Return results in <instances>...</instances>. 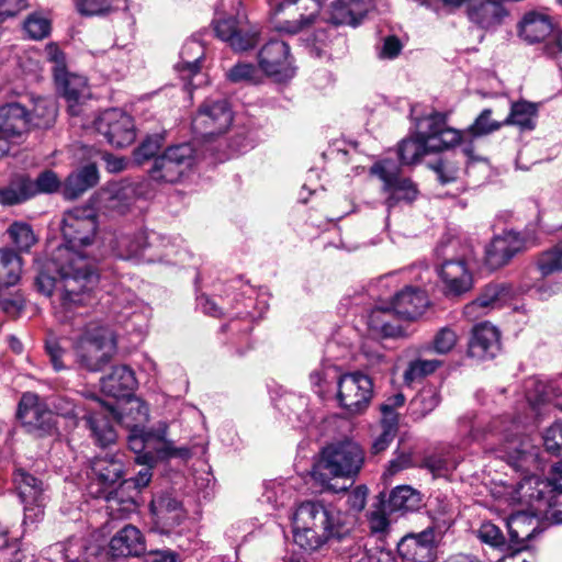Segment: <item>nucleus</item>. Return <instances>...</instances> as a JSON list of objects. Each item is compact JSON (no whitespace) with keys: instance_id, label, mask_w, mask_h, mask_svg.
<instances>
[{"instance_id":"obj_1","label":"nucleus","mask_w":562,"mask_h":562,"mask_svg":"<svg viewBox=\"0 0 562 562\" xmlns=\"http://www.w3.org/2000/svg\"><path fill=\"white\" fill-rule=\"evenodd\" d=\"M98 220L91 206H77L63 215L64 245L58 247L35 278L38 292L54 296V305L61 319L85 305L98 281L93 269L91 248L97 240Z\"/></svg>"},{"instance_id":"obj_2","label":"nucleus","mask_w":562,"mask_h":562,"mask_svg":"<svg viewBox=\"0 0 562 562\" xmlns=\"http://www.w3.org/2000/svg\"><path fill=\"white\" fill-rule=\"evenodd\" d=\"M527 386V408L529 414L524 418L520 416L508 420L507 417H498L491 422L487 430L481 434L473 429L471 435L473 439L496 438L498 440V451L508 464L521 472H528L538 467V451L530 440L524 436L529 425L536 422L542 411L551 406L550 387L539 381H529Z\"/></svg>"},{"instance_id":"obj_3","label":"nucleus","mask_w":562,"mask_h":562,"mask_svg":"<svg viewBox=\"0 0 562 562\" xmlns=\"http://www.w3.org/2000/svg\"><path fill=\"white\" fill-rule=\"evenodd\" d=\"M350 531L345 515L322 502H304L293 515L294 541L307 551H316L333 540L348 544Z\"/></svg>"},{"instance_id":"obj_4","label":"nucleus","mask_w":562,"mask_h":562,"mask_svg":"<svg viewBox=\"0 0 562 562\" xmlns=\"http://www.w3.org/2000/svg\"><path fill=\"white\" fill-rule=\"evenodd\" d=\"M364 450L351 440L345 439L327 445L314 462L311 475L322 490L333 492L346 491L347 486H338L334 479L353 480L364 463Z\"/></svg>"},{"instance_id":"obj_5","label":"nucleus","mask_w":562,"mask_h":562,"mask_svg":"<svg viewBox=\"0 0 562 562\" xmlns=\"http://www.w3.org/2000/svg\"><path fill=\"white\" fill-rule=\"evenodd\" d=\"M114 331L100 323H90L74 338L72 351L77 366L89 372H99L116 353Z\"/></svg>"},{"instance_id":"obj_6","label":"nucleus","mask_w":562,"mask_h":562,"mask_svg":"<svg viewBox=\"0 0 562 562\" xmlns=\"http://www.w3.org/2000/svg\"><path fill=\"white\" fill-rule=\"evenodd\" d=\"M48 406L54 415L66 418L74 427L83 419L100 446L106 447L115 441L116 432L110 420L102 413L94 411V406H102L98 397L91 396L87 398V403H80L68 395H56L50 398Z\"/></svg>"},{"instance_id":"obj_7","label":"nucleus","mask_w":562,"mask_h":562,"mask_svg":"<svg viewBox=\"0 0 562 562\" xmlns=\"http://www.w3.org/2000/svg\"><path fill=\"white\" fill-rule=\"evenodd\" d=\"M429 304L425 291L419 288L406 286L397 292L385 307H378L371 315V324L386 337L398 336L402 330L386 318L394 313L401 318L411 321L420 316Z\"/></svg>"},{"instance_id":"obj_8","label":"nucleus","mask_w":562,"mask_h":562,"mask_svg":"<svg viewBox=\"0 0 562 562\" xmlns=\"http://www.w3.org/2000/svg\"><path fill=\"white\" fill-rule=\"evenodd\" d=\"M127 446L137 456L154 450L158 458H182L188 459L191 457V451L187 447L177 448L172 440L167 439L168 424L166 422L157 423L149 430L145 428L127 429Z\"/></svg>"},{"instance_id":"obj_9","label":"nucleus","mask_w":562,"mask_h":562,"mask_svg":"<svg viewBox=\"0 0 562 562\" xmlns=\"http://www.w3.org/2000/svg\"><path fill=\"white\" fill-rule=\"evenodd\" d=\"M371 175L376 176L382 182V191L386 195L385 205L391 210L402 202L412 203L417 196L416 186L408 179L401 176L400 167L391 159H383L375 162Z\"/></svg>"},{"instance_id":"obj_10","label":"nucleus","mask_w":562,"mask_h":562,"mask_svg":"<svg viewBox=\"0 0 562 562\" xmlns=\"http://www.w3.org/2000/svg\"><path fill=\"white\" fill-rule=\"evenodd\" d=\"M337 389L339 406L351 415L366 412L373 397V381L360 371L340 375Z\"/></svg>"},{"instance_id":"obj_11","label":"nucleus","mask_w":562,"mask_h":562,"mask_svg":"<svg viewBox=\"0 0 562 562\" xmlns=\"http://www.w3.org/2000/svg\"><path fill=\"white\" fill-rule=\"evenodd\" d=\"M194 164V149L183 143L168 147L158 156L149 171L157 182L175 183L179 181Z\"/></svg>"},{"instance_id":"obj_12","label":"nucleus","mask_w":562,"mask_h":562,"mask_svg":"<svg viewBox=\"0 0 562 562\" xmlns=\"http://www.w3.org/2000/svg\"><path fill=\"white\" fill-rule=\"evenodd\" d=\"M147 189L148 183L145 181L110 182L97 193V204L101 210L124 214L138 199L145 196Z\"/></svg>"},{"instance_id":"obj_13","label":"nucleus","mask_w":562,"mask_h":562,"mask_svg":"<svg viewBox=\"0 0 562 562\" xmlns=\"http://www.w3.org/2000/svg\"><path fill=\"white\" fill-rule=\"evenodd\" d=\"M416 134L435 153L454 147L463 139L459 130L448 126L447 114L440 112H432L418 119L416 121Z\"/></svg>"},{"instance_id":"obj_14","label":"nucleus","mask_w":562,"mask_h":562,"mask_svg":"<svg viewBox=\"0 0 562 562\" xmlns=\"http://www.w3.org/2000/svg\"><path fill=\"white\" fill-rule=\"evenodd\" d=\"M170 244L169 239L156 232L135 231L115 232L109 239L111 252L120 259H131L143 254L147 248L162 249Z\"/></svg>"},{"instance_id":"obj_15","label":"nucleus","mask_w":562,"mask_h":562,"mask_svg":"<svg viewBox=\"0 0 562 562\" xmlns=\"http://www.w3.org/2000/svg\"><path fill=\"white\" fill-rule=\"evenodd\" d=\"M443 530L432 524L420 532L407 533L397 544V552L406 562H434Z\"/></svg>"},{"instance_id":"obj_16","label":"nucleus","mask_w":562,"mask_h":562,"mask_svg":"<svg viewBox=\"0 0 562 562\" xmlns=\"http://www.w3.org/2000/svg\"><path fill=\"white\" fill-rule=\"evenodd\" d=\"M95 128L115 148L128 147L136 139L134 119L119 109L104 111L95 121Z\"/></svg>"},{"instance_id":"obj_17","label":"nucleus","mask_w":562,"mask_h":562,"mask_svg":"<svg viewBox=\"0 0 562 562\" xmlns=\"http://www.w3.org/2000/svg\"><path fill=\"white\" fill-rule=\"evenodd\" d=\"M16 416L29 432L37 436L50 435L56 428L53 411L33 393L22 395Z\"/></svg>"},{"instance_id":"obj_18","label":"nucleus","mask_w":562,"mask_h":562,"mask_svg":"<svg viewBox=\"0 0 562 562\" xmlns=\"http://www.w3.org/2000/svg\"><path fill=\"white\" fill-rule=\"evenodd\" d=\"M19 498L24 505V520L34 522L43 516L45 485L42 480L22 468L15 469L12 476Z\"/></svg>"},{"instance_id":"obj_19","label":"nucleus","mask_w":562,"mask_h":562,"mask_svg":"<svg viewBox=\"0 0 562 562\" xmlns=\"http://www.w3.org/2000/svg\"><path fill=\"white\" fill-rule=\"evenodd\" d=\"M233 121V113L226 100H206L192 120L193 130L203 136L224 133Z\"/></svg>"},{"instance_id":"obj_20","label":"nucleus","mask_w":562,"mask_h":562,"mask_svg":"<svg viewBox=\"0 0 562 562\" xmlns=\"http://www.w3.org/2000/svg\"><path fill=\"white\" fill-rule=\"evenodd\" d=\"M258 63L267 76L279 81L291 79L295 74L290 47L284 41L270 40L266 43L258 54Z\"/></svg>"},{"instance_id":"obj_21","label":"nucleus","mask_w":562,"mask_h":562,"mask_svg":"<svg viewBox=\"0 0 562 562\" xmlns=\"http://www.w3.org/2000/svg\"><path fill=\"white\" fill-rule=\"evenodd\" d=\"M155 456L150 452H145L142 456L136 457V462L146 465L139 472L134 479L125 480L123 481L119 488L115 491H111L108 494L104 495L108 507L114 512V510H121V512H131L135 508V499L134 496L128 495L127 497H123L122 494L126 488H130L133 486L136 490H140L146 487L153 476L151 473V464L155 462Z\"/></svg>"},{"instance_id":"obj_22","label":"nucleus","mask_w":562,"mask_h":562,"mask_svg":"<svg viewBox=\"0 0 562 562\" xmlns=\"http://www.w3.org/2000/svg\"><path fill=\"white\" fill-rule=\"evenodd\" d=\"M323 0H269V5L274 15L284 13L288 18L280 21L277 26L278 31L296 34L304 27L308 26L314 18V12L304 14L301 10L306 7L307 2H313L315 9L319 7Z\"/></svg>"},{"instance_id":"obj_23","label":"nucleus","mask_w":562,"mask_h":562,"mask_svg":"<svg viewBox=\"0 0 562 562\" xmlns=\"http://www.w3.org/2000/svg\"><path fill=\"white\" fill-rule=\"evenodd\" d=\"M30 130V113L23 105L13 102L0 106V133L13 145L23 143Z\"/></svg>"},{"instance_id":"obj_24","label":"nucleus","mask_w":562,"mask_h":562,"mask_svg":"<svg viewBox=\"0 0 562 562\" xmlns=\"http://www.w3.org/2000/svg\"><path fill=\"white\" fill-rule=\"evenodd\" d=\"M438 276L447 296H461L473 286L472 272L463 259L443 261L438 268Z\"/></svg>"},{"instance_id":"obj_25","label":"nucleus","mask_w":562,"mask_h":562,"mask_svg":"<svg viewBox=\"0 0 562 562\" xmlns=\"http://www.w3.org/2000/svg\"><path fill=\"white\" fill-rule=\"evenodd\" d=\"M507 14L508 11L499 0H468L469 20L483 30H495Z\"/></svg>"},{"instance_id":"obj_26","label":"nucleus","mask_w":562,"mask_h":562,"mask_svg":"<svg viewBox=\"0 0 562 562\" xmlns=\"http://www.w3.org/2000/svg\"><path fill=\"white\" fill-rule=\"evenodd\" d=\"M214 31L222 41L236 52L247 50L257 43V33L245 29L236 18L216 20Z\"/></svg>"},{"instance_id":"obj_27","label":"nucleus","mask_w":562,"mask_h":562,"mask_svg":"<svg viewBox=\"0 0 562 562\" xmlns=\"http://www.w3.org/2000/svg\"><path fill=\"white\" fill-rule=\"evenodd\" d=\"M524 248V240L517 233L508 232L496 236L486 248L485 261L491 269H498Z\"/></svg>"},{"instance_id":"obj_28","label":"nucleus","mask_w":562,"mask_h":562,"mask_svg":"<svg viewBox=\"0 0 562 562\" xmlns=\"http://www.w3.org/2000/svg\"><path fill=\"white\" fill-rule=\"evenodd\" d=\"M499 331L488 322L473 327L469 342V355L477 359H492L499 351Z\"/></svg>"},{"instance_id":"obj_29","label":"nucleus","mask_w":562,"mask_h":562,"mask_svg":"<svg viewBox=\"0 0 562 562\" xmlns=\"http://www.w3.org/2000/svg\"><path fill=\"white\" fill-rule=\"evenodd\" d=\"M110 552L113 557H139L146 551L143 533L133 525L120 529L110 540Z\"/></svg>"},{"instance_id":"obj_30","label":"nucleus","mask_w":562,"mask_h":562,"mask_svg":"<svg viewBox=\"0 0 562 562\" xmlns=\"http://www.w3.org/2000/svg\"><path fill=\"white\" fill-rule=\"evenodd\" d=\"M518 36L528 44L546 40L553 31L551 18L540 11L526 12L517 25Z\"/></svg>"},{"instance_id":"obj_31","label":"nucleus","mask_w":562,"mask_h":562,"mask_svg":"<svg viewBox=\"0 0 562 562\" xmlns=\"http://www.w3.org/2000/svg\"><path fill=\"white\" fill-rule=\"evenodd\" d=\"M55 79L58 91L68 103L71 115H79L82 101L88 95L87 80L85 77L66 71Z\"/></svg>"},{"instance_id":"obj_32","label":"nucleus","mask_w":562,"mask_h":562,"mask_svg":"<svg viewBox=\"0 0 562 562\" xmlns=\"http://www.w3.org/2000/svg\"><path fill=\"white\" fill-rule=\"evenodd\" d=\"M125 462L123 453L98 456L91 461V471L104 487L120 482L124 475Z\"/></svg>"},{"instance_id":"obj_33","label":"nucleus","mask_w":562,"mask_h":562,"mask_svg":"<svg viewBox=\"0 0 562 562\" xmlns=\"http://www.w3.org/2000/svg\"><path fill=\"white\" fill-rule=\"evenodd\" d=\"M516 498L521 504L542 512V505L548 507L550 494L548 483L536 475H527L521 479L516 487Z\"/></svg>"},{"instance_id":"obj_34","label":"nucleus","mask_w":562,"mask_h":562,"mask_svg":"<svg viewBox=\"0 0 562 562\" xmlns=\"http://www.w3.org/2000/svg\"><path fill=\"white\" fill-rule=\"evenodd\" d=\"M150 509L156 522L167 530L179 526L184 518L181 503L171 494L156 496L150 503Z\"/></svg>"},{"instance_id":"obj_35","label":"nucleus","mask_w":562,"mask_h":562,"mask_svg":"<svg viewBox=\"0 0 562 562\" xmlns=\"http://www.w3.org/2000/svg\"><path fill=\"white\" fill-rule=\"evenodd\" d=\"M136 378L127 366L112 368L110 374L101 379V390L108 396L115 398H127L136 386Z\"/></svg>"},{"instance_id":"obj_36","label":"nucleus","mask_w":562,"mask_h":562,"mask_svg":"<svg viewBox=\"0 0 562 562\" xmlns=\"http://www.w3.org/2000/svg\"><path fill=\"white\" fill-rule=\"evenodd\" d=\"M111 414L126 429L145 428L149 420V407L137 396H128L120 409L112 408Z\"/></svg>"},{"instance_id":"obj_37","label":"nucleus","mask_w":562,"mask_h":562,"mask_svg":"<svg viewBox=\"0 0 562 562\" xmlns=\"http://www.w3.org/2000/svg\"><path fill=\"white\" fill-rule=\"evenodd\" d=\"M372 7V0H335L328 18L335 25H357Z\"/></svg>"},{"instance_id":"obj_38","label":"nucleus","mask_w":562,"mask_h":562,"mask_svg":"<svg viewBox=\"0 0 562 562\" xmlns=\"http://www.w3.org/2000/svg\"><path fill=\"white\" fill-rule=\"evenodd\" d=\"M87 554V541L82 538H70L66 542L50 546L47 550L50 562H90Z\"/></svg>"},{"instance_id":"obj_39","label":"nucleus","mask_w":562,"mask_h":562,"mask_svg":"<svg viewBox=\"0 0 562 562\" xmlns=\"http://www.w3.org/2000/svg\"><path fill=\"white\" fill-rule=\"evenodd\" d=\"M204 47L198 38L188 40L180 52V61L175 66L182 79L189 80L201 69Z\"/></svg>"},{"instance_id":"obj_40","label":"nucleus","mask_w":562,"mask_h":562,"mask_svg":"<svg viewBox=\"0 0 562 562\" xmlns=\"http://www.w3.org/2000/svg\"><path fill=\"white\" fill-rule=\"evenodd\" d=\"M99 181V172L93 164L83 166L70 173L65 182L64 194L67 199H77L85 191L95 186Z\"/></svg>"},{"instance_id":"obj_41","label":"nucleus","mask_w":562,"mask_h":562,"mask_svg":"<svg viewBox=\"0 0 562 562\" xmlns=\"http://www.w3.org/2000/svg\"><path fill=\"white\" fill-rule=\"evenodd\" d=\"M339 553L349 562H398L391 551L379 548L368 550L352 539L339 549Z\"/></svg>"},{"instance_id":"obj_42","label":"nucleus","mask_w":562,"mask_h":562,"mask_svg":"<svg viewBox=\"0 0 562 562\" xmlns=\"http://www.w3.org/2000/svg\"><path fill=\"white\" fill-rule=\"evenodd\" d=\"M441 402L436 385H425L409 402L408 414L414 420H420L430 414Z\"/></svg>"},{"instance_id":"obj_43","label":"nucleus","mask_w":562,"mask_h":562,"mask_svg":"<svg viewBox=\"0 0 562 562\" xmlns=\"http://www.w3.org/2000/svg\"><path fill=\"white\" fill-rule=\"evenodd\" d=\"M420 495L417 491L411 486H397L395 487L387 501L383 502V509L385 512H413L420 506Z\"/></svg>"},{"instance_id":"obj_44","label":"nucleus","mask_w":562,"mask_h":562,"mask_svg":"<svg viewBox=\"0 0 562 562\" xmlns=\"http://www.w3.org/2000/svg\"><path fill=\"white\" fill-rule=\"evenodd\" d=\"M537 114V104L528 101L514 102L512 103L509 114L503 121L504 126L515 125L521 131H531L536 127Z\"/></svg>"},{"instance_id":"obj_45","label":"nucleus","mask_w":562,"mask_h":562,"mask_svg":"<svg viewBox=\"0 0 562 562\" xmlns=\"http://www.w3.org/2000/svg\"><path fill=\"white\" fill-rule=\"evenodd\" d=\"M33 108L30 113V127L47 128L56 120L57 105L54 99L36 97L32 99Z\"/></svg>"},{"instance_id":"obj_46","label":"nucleus","mask_w":562,"mask_h":562,"mask_svg":"<svg viewBox=\"0 0 562 562\" xmlns=\"http://www.w3.org/2000/svg\"><path fill=\"white\" fill-rule=\"evenodd\" d=\"M22 262L11 249H0V288L14 285L21 277Z\"/></svg>"},{"instance_id":"obj_47","label":"nucleus","mask_w":562,"mask_h":562,"mask_svg":"<svg viewBox=\"0 0 562 562\" xmlns=\"http://www.w3.org/2000/svg\"><path fill=\"white\" fill-rule=\"evenodd\" d=\"M512 294V285L507 283H490L482 290L476 297V301L483 310L490 312L502 306V304L510 297Z\"/></svg>"},{"instance_id":"obj_48","label":"nucleus","mask_w":562,"mask_h":562,"mask_svg":"<svg viewBox=\"0 0 562 562\" xmlns=\"http://www.w3.org/2000/svg\"><path fill=\"white\" fill-rule=\"evenodd\" d=\"M397 153L402 164L411 165L417 162L426 154L435 151L430 150L429 145L416 134L415 137L403 139L398 145Z\"/></svg>"},{"instance_id":"obj_49","label":"nucleus","mask_w":562,"mask_h":562,"mask_svg":"<svg viewBox=\"0 0 562 562\" xmlns=\"http://www.w3.org/2000/svg\"><path fill=\"white\" fill-rule=\"evenodd\" d=\"M31 198L42 193H54L60 188L61 181L52 170H44L35 180L25 177Z\"/></svg>"},{"instance_id":"obj_50","label":"nucleus","mask_w":562,"mask_h":562,"mask_svg":"<svg viewBox=\"0 0 562 562\" xmlns=\"http://www.w3.org/2000/svg\"><path fill=\"white\" fill-rule=\"evenodd\" d=\"M25 176L15 178L11 183L0 189V203L4 205H14L31 199Z\"/></svg>"},{"instance_id":"obj_51","label":"nucleus","mask_w":562,"mask_h":562,"mask_svg":"<svg viewBox=\"0 0 562 562\" xmlns=\"http://www.w3.org/2000/svg\"><path fill=\"white\" fill-rule=\"evenodd\" d=\"M405 396L403 393H396L389 396L381 405V426L393 427L398 429V413L397 408L403 407L405 404Z\"/></svg>"},{"instance_id":"obj_52","label":"nucleus","mask_w":562,"mask_h":562,"mask_svg":"<svg viewBox=\"0 0 562 562\" xmlns=\"http://www.w3.org/2000/svg\"><path fill=\"white\" fill-rule=\"evenodd\" d=\"M8 234L20 251H29L36 243L32 227L23 222H14L8 228Z\"/></svg>"},{"instance_id":"obj_53","label":"nucleus","mask_w":562,"mask_h":562,"mask_svg":"<svg viewBox=\"0 0 562 562\" xmlns=\"http://www.w3.org/2000/svg\"><path fill=\"white\" fill-rule=\"evenodd\" d=\"M504 126L503 121L492 120V110L484 109L479 116L475 119L472 125L468 127L465 134L471 135L472 137H481L488 135L493 132L498 131Z\"/></svg>"},{"instance_id":"obj_54","label":"nucleus","mask_w":562,"mask_h":562,"mask_svg":"<svg viewBox=\"0 0 562 562\" xmlns=\"http://www.w3.org/2000/svg\"><path fill=\"white\" fill-rule=\"evenodd\" d=\"M475 535L482 543L493 549L504 550L507 546L506 538L501 528L491 521L482 522Z\"/></svg>"},{"instance_id":"obj_55","label":"nucleus","mask_w":562,"mask_h":562,"mask_svg":"<svg viewBox=\"0 0 562 562\" xmlns=\"http://www.w3.org/2000/svg\"><path fill=\"white\" fill-rule=\"evenodd\" d=\"M538 268L542 276L562 271V240L539 256Z\"/></svg>"},{"instance_id":"obj_56","label":"nucleus","mask_w":562,"mask_h":562,"mask_svg":"<svg viewBox=\"0 0 562 562\" xmlns=\"http://www.w3.org/2000/svg\"><path fill=\"white\" fill-rule=\"evenodd\" d=\"M441 366V361L439 360H424L417 359L412 361L407 369L404 372V381L407 384H412L413 382L423 379L424 376L435 372Z\"/></svg>"},{"instance_id":"obj_57","label":"nucleus","mask_w":562,"mask_h":562,"mask_svg":"<svg viewBox=\"0 0 562 562\" xmlns=\"http://www.w3.org/2000/svg\"><path fill=\"white\" fill-rule=\"evenodd\" d=\"M24 31L32 40H43L52 30L50 20L42 13H32L24 21Z\"/></svg>"},{"instance_id":"obj_58","label":"nucleus","mask_w":562,"mask_h":562,"mask_svg":"<svg viewBox=\"0 0 562 562\" xmlns=\"http://www.w3.org/2000/svg\"><path fill=\"white\" fill-rule=\"evenodd\" d=\"M553 406L562 409L561 402L554 403ZM542 442L547 452L558 456L562 451V424L554 423L547 428L542 435Z\"/></svg>"},{"instance_id":"obj_59","label":"nucleus","mask_w":562,"mask_h":562,"mask_svg":"<svg viewBox=\"0 0 562 562\" xmlns=\"http://www.w3.org/2000/svg\"><path fill=\"white\" fill-rule=\"evenodd\" d=\"M25 554L16 540H9L8 532L0 526V562H22Z\"/></svg>"},{"instance_id":"obj_60","label":"nucleus","mask_w":562,"mask_h":562,"mask_svg":"<svg viewBox=\"0 0 562 562\" xmlns=\"http://www.w3.org/2000/svg\"><path fill=\"white\" fill-rule=\"evenodd\" d=\"M458 341L457 331L449 326L440 328L434 336L431 349L439 355L449 353Z\"/></svg>"},{"instance_id":"obj_61","label":"nucleus","mask_w":562,"mask_h":562,"mask_svg":"<svg viewBox=\"0 0 562 562\" xmlns=\"http://www.w3.org/2000/svg\"><path fill=\"white\" fill-rule=\"evenodd\" d=\"M164 144L162 134L148 135L140 145L134 150V159L136 162L143 161L154 157Z\"/></svg>"},{"instance_id":"obj_62","label":"nucleus","mask_w":562,"mask_h":562,"mask_svg":"<svg viewBox=\"0 0 562 562\" xmlns=\"http://www.w3.org/2000/svg\"><path fill=\"white\" fill-rule=\"evenodd\" d=\"M431 169L436 172L438 180L442 184L456 181L461 172L460 165L447 158L431 165Z\"/></svg>"},{"instance_id":"obj_63","label":"nucleus","mask_w":562,"mask_h":562,"mask_svg":"<svg viewBox=\"0 0 562 562\" xmlns=\"http://www.w3.org/2000/svg\"><path fill=\"white\" fill-rule=\"evenodd\" d=\"M45 350L55 371L68 369L63 358L67 353L56 337H49L45 342Z\"/></svg>"},{"instance_id":"obj_64","label":"nucleus","mask_w":562,"mask_h":562,"mask_svg":"<svg viewBox=\"0 0 562 562\" xmlns=\"http://www.w3.org/2000/svg\"><path fill=\"white\" fill-rule=\"evenodd\" d=\"M258 71L251 64L238 63L227 72V79L234 83L256 82Z\"/></svg>"}]
</instances>
